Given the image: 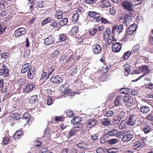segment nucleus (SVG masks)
I'll list each match as a JSON object with an SVG mask.
<instances>
[{
	"label": "nucleus",
	"mask_w": 153,
	"mask_h": 153,
	"mask_svg": "<svg viewBox=\"0 0 153 153\" xmlns=\"http://www.w3.org/2000/svg\"><path fill=\"white\" fill-rule=\"evenodd\" d=\"M139 69L141 72L144 73L143 75L140 76L137 79L134 80V81L136 82L138 80L143 77L145 75H148L150 73V70L147 66L145 65L139 67Z\"/></svg>",
	"instance_id": "obj_1"
},
{
	"label": "nucleus",
	"mask_w": 153,
	"mask_h": 153,
	"mask_svg": "<svg viewBox=\"0 0 153 153\" xmlns=\"http://www.w3.org/2000/svg\"><path fill=\"white\" fill-rule=\"evenodd\" d=\"M123 101L125 103V105L127 107H129L133 102L132 97L129 95H127L123 97Z\"/></svg>",
	"instance_id": "obj_2"
},
{
	"label": "nucleus",
	"mask_w": 153,
	"mask_h": 153,
	"mask_svg": "<svg viewBox=\"0 0 153 153\" xmlns=\"http://www.w3.org/2000/svg\"><path fill=\"white\" fill-rule=\"evenodd\" d=\"M131 14H127L125 17L121 16L120 17V21L123 20V24L127 26V24H128L131 20Z\"/></svg>",
	"instance_id": "obj_3"
},
{
	"label": "nucleus",
	"mask_w": 153,
	"mask_h": 153,
	"mask_svg": "<svg viewBox=\"0 0 153 153\" xmlns=\"http://www.w3.org/2000/svg\"><path fill=\"white\" fill-rule=\"evenodd\" d=\"M9 72L8 69L6 66L4 64L2 65L1 68L0 69V76H7L9 75Z\"/></svg>",
	"instance_id": "obj_4"
},
{
	"label": "nucleus",
	"mask_w": 153,
	"mask_h": 153,
	"mask_svg": "<svg viewBox=\"0 0 153 153\" xmlns=\"http://www.w3.org/2000/svg\"><path fill=\"white\" fill-rule=\"evenodd\" d=\"M35 85L33 83L28 84L23 89V92L25 93H27L32 91L35 88Z\"/></svg>",
	"instance_id": "obj_5"
},
{
	"label": "nucleus",
	"mask_w": 153,
	"mask_h": 153,
	"mask_svg": "<svg viewBox=\"0 0 153 153\" xmlns=\"http://www.w3.org/2000/svg\"><path fill=\"white\" fill-rule=\"evenodd\" d=\"M59 89L61 91L62 95L67 94L70 92V91L67 87V86L66 83L61 85Z\"/></svg>",
	"instance_id": "obj_6"
},
{
	"label": "nucleus",
	"mask_w": 153,
	"mask_h": 153,
	"mask_svg": "<svg viewBox=\"0 0 153 153\" xmlns=\"http://www.w3.org/2000/svg\"><path fill=\"white\" fill-rule=\"evenodd\" d=\"M112 48L114 52H119L122 48L121 45L119 43L114 42L112 44Z\"/></svg>",
	"instance_id": "obj_7"
},
{
	"label": "nucleus",
	"mask_w": 153,
	"mask_h": 153,
	"mask_svg": "<svg viewBox=\"0 0 153 153\" xmlns=\"http://www.w3.org/2000/svg\"><path fill=\"white\" fill-rule=\"evenodd\" d=\"M50 81L51 82L54 83L59 84L62 82L63 79L58 76H54L51 78Z\"/></svg>",
	"instance_id": "obj_8"
},
{
	"label": "nucleus",
	"mask_w": 153,
	"mask_h": 153,
	"mask_svg": "<svg viewBox=\"0 0 153 153\" xmlns=\"http://www.w3.org/2000/svg\"><path fill=\"white\" fill-rule=\"evenodd\" d=\"M55 41L54 37L52 35H50L45 39L44 43L46 45H49L53 44Z\"/></svg>",
	"instance_id": "obj_9"
},
{
	"label": "nucleus",
	"mask_w": 153,
	"mask_h": 153,
	"mask_svg": "<svg viewBox=\"0 0 153 153\" xmlns=\"http://www.w3.org/2000/svg\"><path fill=\"white\" fill-rule=\"evenodd\" d=\"M137 29L136 25L135 24H132L128 28L126 33H127L129 35H131L136 31Z\"/></svg>",
	"instance_id": "obj_10"
},
{
	"label": "nucleus",
	"mask_w": 153,
	"mask_h": 153,
	"mask_svg": "<svg viewBox=\"0 0 153 153\" xmlns=\"http://www.w3.org/2000/svg\"><path fill=\"white\" fill-rule=\"evenodd\" d=\"M136 120V117L134 115H130L127 120V124L133 126L135 124V122Z\"/></svg>",
	"instance_id": "obj_11"
},
{
	"label": "nucleus",
	"mask_w": 153,
	"mask_h": 153,
	"mask_svg": "<svg viewBox=\"0 0 153 153\" xmlns=\"http://www.w3.org/2000/svg\"><path fill=\"white\" fill-rule=\"evenodd\" d=\"M92 48L93 53L96 54L100 53L101 51V47L98 44H94L92 46Z\"/></svg>",
	"instance_id": "obj_12"
},
{
	"label": "nucleus",
	"mask_w": 153,
	"mask_h": 153,
	"mask_svg": "<svg viewBox=\"0 0 153 153\" xmlns=\"http://www.w3.org/2000/svg\"><path fill=\"white\" fill-rule=\"evenodd\" d=\"M26 33L25 28L21 27L19 28L16 30L14 32V34L16 37H18L25 34Z\"/></svg>",
	"instance_id": "obj_13"
},
{
	"label": "nucleus",
	"mask_w": 153,
	"mask_h": 153,
	"mask_svg": "<svg viewBox=\"0 0 153 153\" xmlns=\"http://www.w3.org/2000/svg\"><path fill=\"white\" fill-rule=\"evenodd\" d=\"M35 69L34 67H30L27 73V76L28 79H32L35 75Z\"/></svg>",
	"instance_id": "obj_14"
},
{
	"label": "nucleus",
	"mask_w": 153,
	"mask_h": 153,
	"mask_svg": "<svg viewBox=\"0 0 153 153\" xmlns=\"http://www.w3.org/2000/svg\"><path fill=\"white\" fill-rule=\"evenodd\" d=\"M122 5L124 8L130 11L132 10V6L133 5L130 2H129L127 1H125L123 2Z\"/></svg>",
	"instance_id": "obj_15"
},
{
	"label": "nucleus",
	"mask_w": 153,
	"mask_h": 153,
	"mask_svg": "<svg viewBox=\"0 0 153 153\" xmlns=\"http://www.w3.org/2000/svg\"><path fill=\"white\" fill-rule=\"evenodd\" d=\"M88 14L90 17L94 19L96 22L97 20L99 19L100 17V13L94 11H89Z\"/></svg>",
	"instance_id": "obj_16"
},
{
	"label": "nucleus",
	"mask_w": 153,
	"mask_h": 153,
	"mask_svg": "<svg viewBox=\"0 0 153 153\" xmlns=\"http://www.w3.org/2000/svg\"><path fill=\"white\" fill-rule=\"evenodd\" d=\"M134 137V135L132 134H128L124 135L122 138V140L124 142H128Z\"/></svg>",
	"instance_id": "obj_17"
},
{
	"label": "nucleus",
	"mask_w": 153,
	"mask_h": 153,
	"mask_svg": "<svg viewBox=\"0 0 153 153\" xmlns=\"http://www.w3.org/2000/svg\"><path fill=\"white\" fill-rule=\"evenodd\" d=\"M79 127H74L69 131V134L68 136L72 137L75 135L76 133L79 130Z\"/></svg>",
	"instance_id": "obj_18"
},
{
	"label": "nucleus",
	"mask_w": 153,
	"mask_h": 153,
	"mask_svg": "<svg viewBox=\"0 0 153 153\" xmlns=\"http://www.w3.org/2000/svg\"><path fill=\"white\" fill-rule=\"evenodd\" d=\"M102 7H109L111 6V3L108 0H103L99 2Z\"/></svg>",
	"instance_id": "obj_19"
},
{
	"label": "nucleus",
	"mask_w": 153,
	"mask_h": 153,
	"mask_svg": "<svg viewBox=\"0 0 153 153\" xmlns=\"http://www.w3.org/2000/svg\"><path fill=\"white\" fill-rule=\"evenodd\" d=\"M111 33V30L109 28H108L106 29L105 31L103 34V38L104 39L108 40L110 41V43H111V41L109 39L110 37V34Z\"/></svg>",
	"instance_id": "obj_20"
},
{
	"label": "nucleus",
	"mask_w": 153,
	"mask_h": 153,
	"mask_svg": "<svg viewBox=\"0 0 153 153\" xmlns=\"http://www.w3.org/2000/svg\"><path fill=\"white\" fill-rule=\"evenodd\" d=\"M82 120L81 118L78 116L75 117L71 121V123L73 125L79 124Z\"/></svg>",
	"instance_id": "obj_21"
},
{
	"label": "nucleus",
	"mask_w": 153,
	"mask_h": 153,
	"mask_svg": "<svg viewBox=\"0 0 153 153\" xmlns=\"http://www.w3.org/2000/svg\"><path fill=\"white\" fill-rule=\"evenodd\" d=\"M23 118L24 120H26L27 123H28L30 121H32L33 120L30 114L27 112H26L24 114Z\"/></svg>",
	"instance_id": "obj_22"
},
{
	"label": "nucleus",
	"mask_w": 153,
	"mask_h": 153,
	"mask_svg": "<svg viewBox=\"0 0 153 153\" xmlns=\"http://www.w3.org/2000/svg\"><path fill=\"white\" fill-rule=\"evenodd\" d=\"M63 12L61 10H58L56 11L54 14V17L57 19H60L62 18Z\"/></svg>",
	"instance_id": "obj_23"
},
{
	"label": "nucleus",
	"mask_w": 153,
	"mask_h": 153,
	"mask_svg": "<svg viewBox=\"0 0 153 153\" xmlns=\"http://www.w3.org/2000/svg\"><path fill=\"white\" fill-rule=\"evenodd\" d=\"M96 123V121L94 119H90L88 121L87 126L88 127L91 128L94 126Z\"/></svg>",
	"instance_id": "obj_24"
},
{
	"label": "nucleus",
	"mask_w": 153,
	"mask_h": 153,
	"mask_svg": "<svg viewBox=\"0 0 153 153\" xmlns=\"http://www.w3.org/2000/svg\"><path fill=\"white\" fill-rule=\"evenodd\" d=\"M79 32V27L77 26L73 27L70 31V34L71 36L76 34Z\"/></svg>",
	"instance_id": "obj_25"
},
{
	"label": "nucleus",
	"mask_w": 153,
	"mask_h": 153,
	"mask_svg": "<svg viewBox=\"0 0 153 153\" xmlns=\"http://www.w3.org/2000/svg\"><path fill=\"white\" fill-rule=\"evenodd\" d=\"M100 122L102 125L105 126H109L111 124L110 121L107 118H104L101 119Z\"/></svg>",
	"instance_id": "obj_26"
},
{
	"label": "nucleus",
	"mask_w": 153,
	"mask_h": 153,
	"mask_svg": "<svg viewBox=\"0 0 153 153\" xmlns=\"http://www.w3.org/2000/svg\"><path fill=\"white\" fill-rule=\"evenodd\" d=\"M30 64L29 63H26L22 67V68L21 72L22 74L25 73L29 70V68Z\"/></svg>",
	"instance_id": "obj_27"
},
{
	"label": "nucleus",
	"mask_w": 153,
	"mask_h": 153,
	"mask_svg": "<svg viewBox=\"0 0 153 153\" xmlns=\"http://www.w3.org/2000/svg\"><path fill=\"white\" fill-rule=\"evenodd\" d=\"M117 114L118 116L122 119L125 118L126 115V112L120 109L118 110L117 111Z\"/></svg>",
	"instance_id": "obj_28"
},
{
	"label": "nucleus",
	"mask_w": 153,
	"mask_h": 153,
	"mask_svg": "<svg viewBox=\"0 0 153 153\" xmlns=\"http://www.w3.org/2000/svg\"><path fill=\"white\" fill-rule=\"evenodd\" d=\"M150 111L149 107L146 106H142L140 108V111L143 114L147 113Z\"/></svg>",
	"instance_id": "obj_29"
},
{
	"label": "nucleus",
	"mask_w": 153,
	"mask_h": 153,
	"mask_svg": "<svg viewBox=\"0 0 153 153\" xmlns=\"http://www.w3.org/2000/svg\"><path fill=\"white\" fill-rule=\"evenodd\" d=\"M122 98L120 96H118L117 97L114 101V105L116 106H118L121 104Z\"/></svg>",
	"instance_id": "obj_30"
},
{
	"label": "nucleus",
	"mask_w": 153,
	"mask_h": 153,
	"mask_svg": "<svg viewBox=\"0 0 153 153\" xmlns=\"http://www.w3.org/2000/svg\"><path fill=\"white\" fill-rule=\"evenodd\" d=\"M10 117L13 120H17L20 118V115L19 114L17 113H13L10 115Z\"/></svg>",
	"instance_id": "obj_31"
},
{
	"label": "nucleus",
	"mask_w": 153,
	"mask_h": 153,
	"mask_svg": "<svg viewBox=\"0 0 153 153\" xmlns=\"http://www.w3.org/2000/svg\"><path fill=\"white\" fill-rule=\"evenodd\" d=\"M130 2L133 6H137L141 3L142 1L141 0H130Z\"/></svg>",
	"instance_id": "obj_32"
},
{
	"label": "nucleus",
	"mask_w": 153,
	"mask_h": 153,
	"mask_svg": "<svg viewBox=\"0 0 153 153\" xmlns=\"http://www.w3.org/2000/svg\"><path fill=\"white\" fill-rule=\"evenodd\" d=\"M118 151V149L117 148H111L107 150L108 153H116Z\"/></svg>",
	"instance_id": "obj_33"
},
{
	"label": "nucleus",
	"mask_w": 153,
	"mask_h": 153,
	"mask_svg": "<svg viewBox=\"0 0 153 153\" xmlns=\"http://www.w3.org/2000/svg\"><path fill=\"white\" fill-rule=\"evenodd\" d=\"M127 124V122L125 121V120H123L120 124L119 127L121 129H123L125 128Z\"/></svg>",
	"instance_id": "obj_34"
},
{
	"label": "nucleus",
	"mask_w": 153,
	"mask_h": 153,
	"mask_svg": "<svg viewBox=\"0 0 153 153\" xmlns=\"http://www.w3.org/2000/svg\"><path fill=\"white\" fill-rule=\"evenodd\" d=\"M53 20L51 17H48L45 19L44 20L42 23V25L44 26L48 23L51 22Z\"/></svg>",
	"instance_id": "obj_35"
},
{
	"label": "nucleus",
	"mask_w": 153,
	"mask_h": 153,
	"mask_svg": "<svg viewBox=\"0 0 153 153\" xmlns=\"http://www.w3.org/2000/svg\"><path fill=\"white\" fill-rule=\"evenodd\" d=\"M117 134V130L115 129H112L108 131L107 135L110 136L115 135Z\"/></svg>",
	"instance_id": "obj_36"
},
{
	"label": "nucleus",
	"mask_w": 153,
	"mask_h": 153,
	"mask_svg": "<svg viewBox=\"0 0 153 153\" xmlns=\"http://www.w3.org/2000/svg\"><path fill=\"white\" fill-rule=\"evenodd\" d=\"M79 17V14L78 13H74L72 17V20L74 23H76Z\"/></svg>",
	"instance_id": "obj_37"
},
{
	"label": "nucleus",
	"mask_w": 153,
	"mask_h": 153,
	"mask_svg": "<svg viewBox=\"0 0 153 153\" xmlns=\"http://www.w3.org/2000/svg\"><path fill=\"white\" fill-rule=\"evenodd\" d=\"M37 99L38 96L37 95H35L33 96L29 99V102L32 104L34 103L37 100Z\"/></svg>",
	"instance_id": "obj_38"
},
{
	"label": "nucleus",
	"mask_w": 153,
	"mask_h": 153,
	"mask_svg": "<svg viewBox=\"0 0 153 153\" xmlns=\"http://www.w3.org/2000/svg\"><path fill=\"white\" fill-rule=\"evenodd\" d=\"M100 21H101V23L104 24H107L109 22L107 19L103 17H100L99 19H98L96 20V22H99Z\"/></svg>",
	"instance_id": "obj_39"
},
{
	"label": "nucleus",
	"mask_w": 153,
	"mask_h": 153,
	"mask_svg": "<svg viewBox=\"0 0 153 153\" xmlns=\"http://www.w3.org/2000/svg\"><path fill=\"white\" fill-rule=\"evenodd\" d=\"M150 129L151 127L150 126L148 125H146L144 126L143 128V131L145 134H147L150 132Z\"/></svg>",
	"instance_id": "obj_40"
},
{
	"label": "nucleus",
	"mask_w": 153,
	"mask_h": 153,
	"mask_svg": "<svg viewBox=\"0 0 153 153\" xmlns=\"http://www.w3.org/2000/svg\"><path fill=\"white\" fill-rule=\"evenodd\" d=\"M114 114V112L113 111L109 110L104 113V115L107 117H111L113 116Z\"/></svg>",
	"instance_id": "obj_41"
},
{
	"label": "nucleus",
	"mask_w": 153,
	"mask_h": 153,
	"mask_svg": "<svg viewBox=\"0 0 153 153\" xmlns=\"http://www.w3.org/2000/svg\"><path fill=\"white\" fill-rule=\"evenodd\" d=\"M41 85H42L45 88H47L51 86V83L50 82H49V80L48 81H47V80H44L43 82H42Z\"/></svg>",
	"instance_id": "obj_42"
},
{
	"label": "nucleus",
	"mask_w": 153,
	"mask_h": 153,
	"mask_svg": "<svg viewBox=\"0 0 153 153\" xmlns=\"http://www.w3.org/2000/svg\"><path fill=\"white\" fill-rule=\"evenodd\" d=\"M131 54V52L130 51H127L124 54L123 58L125 60L127 59L130 56Z\"/></svg>",
	"instance_id": "obj_43"
},
{
	"label": "nucleus",
	"mask_w": 153,
	"mask_h": 153,
	"mask_svg": "<svg viewBox=\"0 0 153 153\" xmlns=\"http://www.w3.org/2000/svg\"><path fill=\"white\" fill-rule=\"evenodd\" d=\"M142 145L140 141H137L134 143L133 146V149H136L142 146Z\"/></svg>",
	"instance_id": "obj_44"
},
{
	"label": "nucleus",
	"mask_w": 153,
	"mask_h": 153,
	"mask_svg": "<svg viewBox=\"0 0 153 153\" xmlns=\"http://www.w3.org/2000/svg\"><path fill=\"white\" fill-rule=\"evenodd\" d=\"M117 30V25H114L112 27V33L113 35L112 36V39L113 41H114V39H115L114 38V36L115 35V33H116Z\"/></svg>",
	"instance_id": "obj_45"
},
{
	"label": "nucleus",
	"mask_w": 153,
	"mask_h": 153,
	"mask_svg": "<svg viewBox=\"0 0 153 153\" xmlns=\"http://www.w3.org/2000/svg\"><path fill=\"white\" fill-rule=\"evenodd\" d=\"M59 25L57 21H53L51 22L50 25L53 28H57Z\"/></svg>",
	"instance_id": "obj_46"
},
{
	"label": "nucleus",
	"mask_w": 153,
	"mask_h": 153,
	"mask_svg": "<svg viewBox=\"0 0 153 153\" xmlns=\"http://www.w3.org/2000/svg\"><path fill=\"white\" fill-rule=\"evenodd\" d=\"M68 22V19L66 18H63L59 22L60 25L62 26L65 25Z\"/></svg>",
	"instance_id": "obj_47"
},
{
	"label": "nucleus",
	"mask_w": 153,
	"mask_h": 153,
	"mask_svg": "<svg viewBox=\"0 0 153 153\" xmlns=\"http://www.w3.org/2000/svg\"><path fill=\"white\" fill-rule=\"evenodd\" d=\"M97 25H95L94 27L89 31L91 35L93 36L96 33L97 30Z\"/></svg>",
	"instance_id": "obj_48"
},
{
	"label": "nucleus",
	"mask_w": 153,
	"mask_h": 153,
	"mask_svg": "<svg viewBox=\"0 0 153 153\" xmlns=\"http://www.w3.org/2000/svg\"><path fill=\"white\" fill-rule=\"evenodd\" d=\"M118 143V140L117 139H112L109 140L108 143L110 145H114Z\"/></svg>",
	"instance_id": "obj_49"
},
{
	"label": "nucleus",
	"mask_w": 153,
	"mask_h": 153,
	"mask_svg": "<svg viewBox=\"0 0 153 153\" xmlns=\"http://www.w3.org/2000/svg\"><path fill=\"white\" fill-rule=\"evenodd\" d=\"M59 54V52L57 50L53 51L51 53V56L55 58L58 56Z\"/></svg>",
	"instance_id": "obj_50"
},
{
	"label": "nucleus",
	"mask_w": 153,
	"mask_h": 153,
	"mask_svg": "<svg viewBox=\"0 0 153 153\" xmlns=\"http://www.w3.org/2000/svg\"><path fill=\"white\" fill-rule=\"evenodd\" d=\"M53 102V100L51 97H48L47 98V104L48 105H52Z\"/></svg>",
	"instance_id": "obj_51"
},
{
	"label": "nucleus",
	"mask_w": 153,
	"mask_h": 153,
	"mask_svg": "<svg viewBox=\"0 0 153 153\" xmlns=\"http://www.w3.org/2000/svg\"><path fill=\"white\" fill-rule=\"evenodd\" d=\"M54 71V69L53 68V67H51L49 68L48 75L46 77V79H48L49 78V76L52 74Z\"/></svg>",
	"instance_id": "obj_52"
},
{
	"label": "nucleus",
	"mask_w": 153,
	"mask_h": 153,
	"mask_svg": "<svg viewBox=\"0 0 153 153\" xmlns=\"http://www.w3.org/2000/svg\"><path fill=\"white\" fill-rule=\"evenodd\" d=\"M123 30V25H117V30L116 33H120L122 32Z\"/></svg>",
	"instance_id": "obj_53"
},
{
	"label": "nucleus",
	"mask_w": 153,
	"mask_h": 153,
	"mask_svg": "<svg viewBox=\"0 0 153 153\" xmlns=\"http://www.w3.org/2000/svg\"><path fill=\"white\" fill-rule=\"evenodd\" d=\"M121 118L118 116L117 115L113 119L114 120L115 122V123L117 124H118L121 121Z\"/></svg>",
	"instance_id": "obj_54"
},
{
	"label": "nucleus",
	"mask_w": 153,
	"mask_h": 153,
	"mask_svg": "<svg viewBox=\"0 0 153 153\" xmlns=\"http://www.w3.org/2000/svg\"><path fill=\"white\" fill-rule=\"evenodd\" d=\"M66 113L67 115L70 117H71L74 115L73 112L71 110H67Z\"/></svg>",
	"instance_id": "obj_55"
},
{
	"label": "nucleus",
	"mask_w": 153,
	"mask_h": 153,
	"mask_svg": "<svg viewBox=\"0 0 153 153\" xmlns=\"http://www.w3.org/2000/svg\"><path fill=\"white\" fill-rule=\"evenodd\" d=\"M30 50H26L24 53L23 56L25 58H27L28 57L30 54Z\"/></svg>",
	"instance_id": "obj_56"
},
{
	"label": "nucleus",
	"mask_w": 153,
	"mask_h": 153,
	"mask_svg": "<svg viewBox=\"0 0 153 153\" xmlns=\"http://www.w3.org/2000/svg\"><path fill=\"white\" fill-rule=\"evenodd\" d=\"M120 93L123 94H127L128 92V90L126 88H123L120 90Z\"/></svg>",
	"instance_id": "obj_57"
},
{
	"label": "nucleus",
	"mask_w": 153,
	"mask_h": 153,
	"mask_svg": "<svg viewBox=\"0 0 153 153\" xmlns=\"http://www.w3.org/2000/svg\"><path fill=\"white\" fill-rule=\"evenodd\" d=\"M66 39V36L65 34H62L59 35V40L61 41H64Z\"/></svg>",
	"instance_id": "obj_58"
},
{
	"label": "nucleus",
	"mask_w": 153,
	"mask_h": 153,
	"mask_svg": "<svg viewBox=\"0 0 153 153\" xmlns=\"http://www.w3.org/2000/svg\"><path fill=\"white\" fill-rule=\"evenodd\" d=\"M9 54L7 52L3 53L1 55V58L5 59L7 58L9 56Z\"/></svg>",
	"instance_id": "obj_59"
},
{
	"label": "nucleus",
	"mask_w": 153,
	"mask_h": 153,
	"mask_svg": "<svg viewBox=\"0 0 153 153\" xmlns=\"http://www.w3.org/2000/svg\"><path fill=\"white\" fill-rule=\"evenodd\" d=\"M7 27L0 25V35L2 34L5 30Z\"/></svg>",
	"instance_id": "obj_60"
},
{
	"label": "nucleus",
	"mask_w": 153,
	"mask_h": 153,
	"mask_svg": "<svg viewBox=\"0 0 153 153\" xmlns=\"http://www.w3.org/2000/svg\"><path fill=\"white\" fill-rule=\"evenodd\" d=\"M125 71L124 72V74L125 76H127L130 72V69L129 68L127 67L124 69Z\"/></svg>",
	"instance_id": "obj_61"
},
{
	"label": "nucleus",
	"mask_w": 153,
	"mask_h": 153,
	"mask_svg": "<svg viewBox=\"0 0 153 153\" xmlns=\"http://www.w3.org/2000/svg\"><path fill=\"white\" fill-rule=\"evenodd\" d=\"M139 48V46L138 45H135L133 48L132 49V51L134 52H137Z\"/></svg>",
	"instance_id": "obj_62"
},
{
	"label": "nucleus",
	"mask_w": 153,
	"mask_h": 153,
	"mask_svg": "<svg viewBox=\"0 0 153 153\" xmlns=\"http://www.w3.org/2000/svg\"><path fill=\"white\" fill-rule=\"evenodd\" d=\"M21 137V136H20L19 134H18L17 132H16L13 135L14 138L15 140L19 139Z\"/></svg>",
	"instance_id": "obj_63"
},
{
	"label": "nucleus",
	"mask_w": 153,
	"mask_h": 153,
	"mask_svg": "<svg viewBox=\"0 0 153 153\" xmlns=\"http://www.w3.org/2000/svg\"><path fill=\"white\" fill-rule=\"evenodd\" d=\"M3 141L5 145H7L9 142V139L7 137H4L3 138Z\"/></svg>",
	"instance_id": "obj_64"
}]
</instances>
